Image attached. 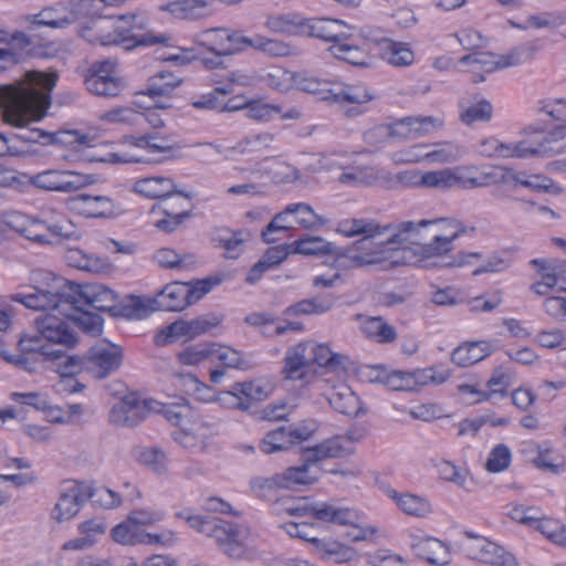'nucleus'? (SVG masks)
<instances>
[{
	"mask_svg": "<svg viewBox=\"0 0 566 566\" xmlns=\"http://www.w3.org/2000/svg\"><path fill=\"white\" fill-rule=\"evenodd\" d=\"M41 311L49 313L36 317L34 325L43 339L67 347L77 343L71 311L65 312L62 307Z\"/></svg>",
	"mask_w": 566,
	"mask_h": 566,
	"instance_id": "nucleus-17",
	"label": "nucleus"
},
{
	"mask_svg": "<svg viewBox=\"0 0 566 566\" xmlns=\"http://www.w3.org/2000/svg\"><path fill=\"white\" fill-rule=\"evenodd\" d=\"M167 403L155 399H140L129 394L116 401L109 411V422L116 427H135L149 413H163Z\"/></svg>",
	"mask_w": 566,
	"mask_h": 566,
	"instance_id": "nucleus-18",
	"label": "nucleus"
},
{
	"mask_svg": "<svg viewBox=\"0 0 566 566\" xmlns=\"http://www.w3.org/2000/svg\"><path fill=\"white\" fill-rule=\"evenodd\" d=\"M327 400L337 412L346 416H357L361 409L358 396L346 385L335 387Z\"/></svg>",
	"mask_w": 566,
	"mask_h": 566,
	"instance_id": "nucleus-40",
	"label": "nucleus"
},
{
	"mask_svg": "<svg viewBox=\"0 0 566 566\" xmlns=\"http://www.w3.org/2000/svg\"><path fill=\"white\" fill-rule=\"evenodd\" d=\"M85 502L82 488L72 483L63 485L57 494L56 502L50 511V518L55 523H65L73 520Z\"/></svg>",
	"mask_w": 566,
	"mask_h": 566,
	"instance_id": "nucleus-27",
	"label": "nucleus"
},
{
	"mask_svg": "<svg viewBox=\"0 0 566 566\" xmlns=\"http://www.w3.org/2000/svg\"><path fill=\"white\" fill-rule=\"evenodd\" d=\"M154 261L166 269H187L195 263L192 255H180L175 250L161 248L154 254Z\"/></svg>",
	"mask_w": 566,
	"mask_h": 566,
	"instance_id": "nucleus-63",
	"label": "nucleus"
},
{
	"mask_svg": "<svg viewBox=\"0 0 566 566\" xmlns=\"http://www.w3.org/2000/svg\"><path fill=\"white\" fill-rule=\"evenodd\" d=\"M45 356H52L54 359V370L61 378H73L74 376L86 373V359L84 356L63 355L60 352L43 353Z\"/></svg>",
	"mask_w": 566,
	"mask_h": 566,
	"instance_id": "nucleus-51",
	"label": "nucleus"
},
{
	"mask_svg": "<svg viewBox=\"0 0 566 566\" xmlns=\"http://www.w3.org/2000/svg\"><path fill=\"white\" fill-rule=\"evenodd\" d=\"M523 171H516L506 166H491L483 168V179L485 187L493 185H504L512 189L521 187Z\"/></svg>",
	"mask_w": 566,
	"mask_h": 566,
	"instance_id": "nucleus-46",
	"label": "nucleus"
},
{
	"mask_svg": "<svg viewBox=\"0 0 566 566\" xmlns=\"http://www.w3.org/2000/svg\"><path fill=\"white\" fill-rule=\"evenodd\" d=\"M219 324L216 317L200 316L190 321L178 319L159 329L154 338L157 346H166L178 340H191L207 334Z\"/></svg>",
	"mask_w": 566,
	"mask_h": 566,
	"instance_id": "nucleus-22",
	"label": "nucleus"
},
{
	"mask_svg": "<svg viewBox=\"0 0 566 566\" xmlns=\"http://www.w3.org/2000/svg\"><path fill=\"white\" fill-rule=\"evenodd\" d=\"M285 511L290 515L307 516L336 525L356 526L360 520V513L348 506H343L335 502H316L308 504L304 500H286L284 502Z\"/></svg>",
	"mask_w": 566,
	"mask_h": 566,
	"instance_id": "nucleus-15",
	"label": "nucleus"
},
{
	"mask_svg": "<svg viewBox=\"0 0 566 566\" xmlns=\"http://www.w3.org/2000/svg\"><path fill=\"white\" fill-rule=\"evenodd\" d=\"M274 136L270 133H259L245 136L235 146L229 149L226 159H235L237 155H251L262 153L270 148Z\"/></svg>",
	"mask_w": 566,
	"mask_h": 566,
	"instance_id": "nucleus-44",
	"label": "nucleus"
},
{
	"mask_svg": "<svg viewBox=\"0 0 566 566\" xmlns=\"http://www.w3.org/2000/svg\"><path fill=\"white\" fill-rule=\"evenodd\" d=\"M176 517L185 520L199 533L213 537L221 551L231 558H242L247 552V543L251 536L248 526L227 522L219 517L203 516L185 509L176 513Z\"/></svg>",
	"mask_w": 566,
	"mask_h": 566,
	"instance_id": "nucleus-8",
	"label": "nucleus"
},
{
	"mask_svg": "<svg viewBox=\"0 0 566 566\" xmlns=\"http://www.w3.org/2000/svg\"><path fill=\"white\" fill-rule=\"evenodd\" d=\"M30 282V292H15L8 298L29 310H67L74 305L99 312H115L117 307L116 293L102 284H75L46 270L32 271Z\"/></svg>",
	"mask_w": 566,
	"mask_h": 566,
	"instance_id": "nucleus-2",
	"label": "nucleus"
},
{
	"mask_svg": "<svg viewBox=\"0 0 566 566\" xmlns=\"http://www.w3.org/2000/svg\"><path fill=\"white\" fill-rule=\"evenodd\" d=\"M431 147L426 149V160L431 164H451L462 157V150L458 145L452 143L430 144Z\"/></svg>",
	"mask_w": 566,
	"mask_h": 566,
	"instance_id": "nucleus-58",
	"label": "nucleus"
},
{
	"mask_svg": "<svg viewBox=\"0 0 566 566\" xmlns=\"http://www.w3.org/2000/svg\"><path fill=\"white\" fill-rule=\"evenodd\" d=\"M458 71L472 74V81L474 83L483 82L485 80L484 73H491L499 69L496 54L490 52H474L464 55L458 61Z\"/></svg>",
	"mask_w": 566,
	"mask_h": 566,
	"instance_id": "nucleus-32",
	"label": "nucleus"
},
{
	"mask_svg": "<svg viewBox=\"0 0 566 566\" xmlns=\"http://www.w3.org/2000/svg\"><path fill=\"white\" fill-rule=\"evenodd\" d=\"M182 403L166 405L163 415L177 428L172 439L181 448L191 452H200L207 447L210 428L203 419L193 415L190 406L181 398Z\"/></svg>",
	"mask_w": 566,
	"mask_h": 566,
	"instance_id": "nucleus-11",
	"label": "nucleus"
},
{
	"mask_svg": "<svg viewBox=\"0 0 566 566\" xmlns=\"http://www.w3.org/2000/svg\"><path fill=\"white\" fill-rule=\"evenodd\" d=\"M248 233L233 231L228 228H220L213 232L212 240L217 248L223 250L227 259H237L244 250Z\"/></svg>",
	"mask_w": 566,
	"mask_h": 566,
	"instance_id": "nucleus-37",
	"label": "nucleus"
},
{
	"mask_svg": "<svg viewBox=\"0 0 566 566\" xmlns=\"http://www.w3.org/2000/svg\"><path fill=\"white\" fill-rule=\"evenodd\" d=\"M409 546L420 559L434 566H446L452 560L449 545L439 538L418 533L409 534Z\"/></svg>",
	"mask_w": 566,
	"mask_h": 566,
	"instance_id": "nucleus-25",
	"label": "nucleus"
},
{
	"mask_svg": "<svg viewBox=\"0 0 566 566\" xmlns=\"http://www.w3.org/2000/svg\"><path fill=\"white\" fill-rule=\"evenodd\" d=\"M218 279L206 277L193 282H172L153 297L156 311H182L197 303L219 284Z\"/></svg>",
	"mask_w": 566,
	"mask_h": 566,
	"instance_id": "nucleus-12",
	"label": "nucleus"
},
{
	"mask_svg": "<svg viewBox=\"0 0 566 566\" xmlns=\"http://www.w3.org/2000/svg\"><path fill=\"white\" fill-rule=\"evenodd\" d=\"M374 95L363 85L335 83L332 103L363 105L370 102Z\"/></svg>",
	"mask_w": 566,
	"mask_h": 566,
	"instance_id": "nucleus-50",
	"label": "nucleus"
},
{
	"mask_svg": "<svg viewBox=\"0 0 566 566\" xmlns=\"http://www.w3.org/2000/svg\"><path fill=\"white\" fill-rule=\"evenodd\" d=\"M303 31L311 36L333 42L331 54L355 66L369 65L370 56L359 45L350 41L352 27L338 19L317 18L304 20Z\"/></svg>",
	"mask_w": 566,
	"mask_h": 566,
	"instance_id": "nucleus-7",
	"label": "nucleus"
},
{
	"mask_svg": "<svg viewBox=\"0 0 566 566\" xmlns=\"http://www.w3.org/2000/svg\"><path fill=\"white\" fill-rule=\"evenodd\" d=\"M18 43L29 44L24 33L15 32L9 39L6 32L0 31V72L19 63L21 54L18 51Z\"/></svg>",
	"mask_w": 566,
	"mask_h": 566,
	"instance_id": "nucleus-43",
	"label": "nucleus"
},
{
	"mask_svg": "<svg viewBox=\"0 0 566 566\" xmlns=\"http://www.w3.org/2000/svg\"><path fill=\"white\" fill-rule=\"evenodd\" d=\"M443 119L434 116H408L391 124L392 137L417 139L443 127Z\"/></svg>",
	"mask_w": 566,
	"mask_h": 566,
	"instance_id": "nucleus-28",
	"label": "nucleus"
},
{
	"mask_svg": "<svg viewBox=\"0 0 566 566\" xmlns=\"http://www.w3.org/2000/svg\"><path fill=\"white\" fill-rule=\"evenodd\" d=\"M282 375L286 380L311 381L314 368L304 342L287 348L283 359Z\"/></svg>",
	"mask_w": 566,
	"mask_h": 566,
	"instance_id": "nucleus-29",
	"label": "nucleus"
},
{
	"mask_svg": "<svg viewBox=\"0 0 566 566\" xmlns=\"http://www.w3.org/2000/svg\"><path fill=\"white\" fill-rule=\"evenodd\" d=\"M193 42L217 56H224L243 50L248 39L226 28H213L196 33Z\"/></svg>",
	"mask_w": 566,
	"mask_h": 566,
	"instance_id": "nucleus-24",
	"label": "nucleus"
},
{
	"mask_svg": "<svg viewBox=\"0 0 566 566\" xmlns=\"http://www.w3.org/2000/svg\"><path fill=\"white\" fill-rule=\"evenodd\" d=\"M494 350V345L490 340L465 342L459 345L452 353V361L461 367L472 366Z\"/></svg>",
	"mask_w": 566,
	"mask_h": 566,
	"instance_id": "nucleus-35",
	"label": "nucleus"
},
{
	"mask_svg": "<svg viewBox=\"0 0 566 566\" xmlns=\"http://www.w3.org/2000/svg\"><path fill=\"white\" fill-rule=\"evenodd\" d=\"M399 222L379 223L375 219L347 218L337 222L335 231L346 238L360 237L346 247L335 259L337 269L376 268L391 270L401 265L422 269L472 266L481 259L480 252L459 251L452 243L431 235V241L398 243L391 240Z\"/></svg>",
	"mask_w": 566,
	"mask_h": 566,
	"instance_id": "nucleus-1",
	"label": "nucleus"
},
{
	"mask_svg": "<svg viewBox=\"0 0 566 566\" xmlns=\"http://www.w3.org/2000/svg\"><path fill=\"white\" fill-rule=\"evenodd\" d=\"M101 119L109 124L139 126L143 124V113L128 106L116 107L103 113Z\"/></svg>",
	"mask_w": 566,
	"mask_h": 566,
	"instance_id": "nucleus-64",
	"label": "nucleus"
},
{
	"mask_svg": "<svg viewBox=\"0 0 566 566\" xmlns=\"http://www.w3.org/2000/svg\"><path fill=\"white\" fill-rule=\"evenodd\" d=\"M212 0H175L159 6L160 11L169 12L181 20H197L211 13Z\"/></svg>",
	"mask_w": 566,
	"mask_h": 566,
	"instance_id": "nucleus-33",
	"label": "nucleus"
},
{
	"mask_svg": "<svg viewBox=\"0 0 566 566\" xmlns=\"http://www.w3.org/2000/svg\"><path fill=\"white\" fill-rule=\"evenodd\" d=\"M455 545L470 559L491 566H518L512 552L473 531H464Z\"/></svg>",
	"mask_w": 566,
	"mask_h": 566,
	"instance_id": "nucleus-13",
	"label": "nucleus"
},
{
	"mask_svg": "<svg viewBox=\"0 0 566 566\" xmlns=\"http://www.w3.org/2000/svg\"><path fill=\"white\" fill-rule=\"evenodd\" d=\"M478 262L481 263L472 271L474 276L502 272L511 265L512 258L509 251H497L490 254L485 260H483V255L481 254V259L476 260L473 265Z\"/></svg>",
	"mask_w": 566,
	"mask_h": 566,
	"instance_id": "nucleus-59",
	"label": "nucleus"
},
{
	"mask_svg": "<svg viewBox=\"0 0 566 566\" xmlns=\"http://www.w3.org/2000/svg\"><path fill=\"white\" fill-rule=\"evenodd\" d=\"M521 187L554 196H560L565 192L562 185L544 175H527L524 172Z\"/></svg>",
	"mask_w": 566,
	"mask_h": 566,
	"instance_id": "nucleus-62",
	"label": "nucleus"
},
{
	"mask_svg": "<svg viewBox=\"0 0 566 566\" xmlns=\"http://www.w3.org/2000/svg\"><path fill=\"white\" fill-rule=\"evenodd\" d=\"M381 490L396 507L408 516L427 518L433 513V506L427 496L411 492H399L390 485H382Z\"/></svg>",
	"mask_w": 566,
	"mask_h": 566,
	"instance_id": "nucleus-30",
	"label": "nucleus"
},
{
	"mask_svg": "<svg viewBox=\"0 0 566 566\" xmlns=\"http://www.w3.org/2000/svg\"><path fill=\"white\" fill-rule=\"evenodd\" d=\"M180 83V77L174 73L167 71L159 72L149 80L146 91L142 94L150 97L168 96Z\"/></svg>",
	"mask_w": 566,
	"mask_h": 566,
	"instance_id": "nucleus-57",
	"label": "nucleus"
},
{
	"mask_svg": "<svg viewBox=\"0 0 566 566\" xmlns=\"http://www.w3.org/2000/svg\"><path fill=\"white\" fill-rule=\"evenodd\" d=\"M57 75L28 71L20 80L0 85V111L3 120L14 127H27L46 116L51 92Z\"/></svg>",
	"mask_w": 566,
	"mask_h": 566,
	"instance_id": "nucleus-3",
	"label": "nucleus"
},
{
	"mask_svg": "<svg viewBox=\"0 0 566 566\" xmlns=\"http://www.w3.org/2000/svg\"><path fill=\"white\" fill-rule=\"evenodd\" d=\"M71 210L85 218L109 219L118 214L115 201L104 195L78 193L69 201Z\"/></svg>",
	"mask_w": 566,
	"mask_h": 566,
	"instance_id": "nucleus-26",
	"label": "nucleus"
},
{
	"mask_svg": "<svg viewBox=\"0 0 566 566\" xmlns=\"http://www.w3.org/2000/svg\"><path fill=\"white\" fill-rule=\"evenodd\" d=\"M313 366L336 368L343 365L345 356L334 353L327 344L304 342ZM315 369V367H313Z\"/></svg>",
	"mask_w": 566,
	"mask_h": 566,
	"instance_id": "nucleus-52",
	"label": "nucleus"
},
{
	"mask_svg": "<svg viewBox=\"0 0 566 566\" xmlns=\"http://www.w3.org/2000/svg\"><path fill=\"white\" fill-rule=\"evenodd\" d=\"M475 227L457 218H437L400 221L391 240L398 243L427 240L430 234L452 243L461 237L473 235Z\"/></svg>",
	"mask_w": 566,
	"mask_h": 566,
	"instance_id": "nucleus-10",
	"label": "nucleus"
},
{
	"mask_svg": "<svg viewBox=\"0 0 566 566\" xmlns=\"http://www.w3.org/2000/svg\"><path fill=\"white\" fill-rule=\"evenodd\" d=\"M84 307L85 306L75 307L72 305L71 308L62 310L65 312H72L74 326L78 327L83 333L93 337L101 335L104 325L103 317L91 310H85Z\"/></svg>",
	"mask_w": 566,
	"mask_h": 566,
	"instance_id": "nucleus-48",
	"label": "nucleus"
},
{
	"mask_svg": "<svg viewBox=\"0 0 566 566\" xmlns=\"http://www.w3.org/2000/svg\"><path fill=\"white\" fill-rule=\"evenodd\" d=\"M156 311L153 298L142 296H128L119 307H116L114 315H122L129 319L145 318L150 312Z\"/></svg>",
	"mask_w": 566,
	"mask_h": 566,
	"instance_id": "nucleus-53",
	"label": "nucleus"
},
{
	"mask_svg": "<svg viewBox=\"0 0 566 566\" xmlns=\"http://www.w3.org/2000/svg\"><path fill=\"white\" fill-rule=\"evenodd\" d=\"M2 221L10 229L41 245L53 244L54 241L49 235L39 232L36 229L40 227L60 240L80 238V231L75 224L62 213L54 211L44 213L43 219H36L19 211H9L2 214Z\"/></svg>",
	"mask_w": 566,
	"mask_h": 566,
	"instance_id": "nucleus-9",
	"label": "nucleus"
},
{
	"mask_svg": "<svg viewBox=\"0 0 566 566\" xmlns=\"http://www.w3.org/2000/svg\"><path fill=\"white\" fill-rule=\"evenodd\" d=\"M566 149V125L548 134L538 133L531 139L514 142V158L554 156Z\"/></svg>",
	"mask_w": 566,
	"mask_h": 566,
	"instance_id": "nucleus-21",
	"label": "nucleus"
},
{
	"mask_svg": "<svg viewBox=\"0 0 566 566\" xmlns=\"http://www.w3.org/2000/svg\"><path fill=\"white\" fill-rule=\"evenodd\" d=\"M285 511L290 515L307 516L336 525L356 526L360 520V513L348 506H343L335 502H316L308 504L304 500H286L284 502Z\"/></svg>",
	"mask_w": 566,
	"mask_h": 566,
	"instance_id": "nucleus-14",
	"label": "nucleus"
},
{
	"mask_svg": "<svg viewBox=\"0 0 566 566\" xmlns=\"http://www.w3.org/2000/svg\"><path fill=\"white\" fill-rule=\"evenodd\" d=\"M287 212H291L297 224L304 229H318L327 222L324 217L317 214L310 205L304 202L287 205Z\"/></svg>",
	"mask_w": 566,
	"mask_h": 566,
	"instance_id": "nucleus-56",
	"label": "nucleus"
},
{
	"mask_svg": "<svg viewBox=\"0 0 566 566\" xmlns=\"http://www.w3.org/2000/svg\"><path fill=\"white\" fill-rule=\"evenodd\" d=\"M354 441L348 436H336L307 448L302 454V464L287 468L279 473L282 488L294 489L316 482L322 469L319 463L327 459L342 458L353 453Z\"/></svg>",
	"mask_w": 566,
	"mask_h": 566,
	"instance_id": "nucleus-6",
	"label": "nucleus"
},
{
	"mask_svg": "<svg viewBox=\"0 0 566 566\" xmlns=\"http://www.w3.org/2000/svg\"><path fill=\"white\" fill-rule=\"evenodd\" d=\"M135 20V17H122L117 20L98 18L84 27L81 35L92 44L124 45L126 49L165 44L169 41L166 34L156 35L151 31H143Z\"/></svg>",
	"mask_w": 566,
	"mask_h": 566,
	"instance_id": "nucleus-5",
	"label": "nucleus"
},
{
	"mask_svg": "<svg viewBox=\"0 0 566 566\" xmlns=\"http://www.w3.org/2000/svg\"><path fill=\"white\" fill-rule=\"evenodd\" d=\"M213 83L217 84V92L226 96L234 93L235 87L255 86L259 83V76L251 70H237L229 73L227 82L213 80Z\"/></svg>",
	"mask_w": 566,
	"mask_h": 566,
	"instance_id": "nucleus-54",
	"label": "nucleus"
},
{
	"mask_svg": "<svg viewBox=\"0 0 566 566\" xmlns=\"http://www.w3.org/2000/svg\"><path fill=\"white\" fill-rule=\"evenodd\" d=\"M85 85L92 94L105 97H115L125 88V82L112 60L93 63L86 74Z\"/></svg>",
	"mask_w": 566,
	"mask_h": 566,
	"instance_id": "nucleus-20",
	"label": "nucleus"
},
{
	"mask_svg": "<svg viewBox=\"0 0 566 566\" xmlns=\"http://www.w3.org/2000/svg\"><path fill=\"white\" fill-rule=\"evenodd\" d=\"M360 329L366 338L377 344H391L398 337L396 328L381 316L365 318Z\"/></svg>",
	"mask_w": 566,
	"mask_h": 566,
	"instance_id": "nucleus-38",
	"label": "nucleus"
},
{
	"mask_svg": "<svg viewBox=\"0 0 566 566\" xmlns=\"http://www.w3.org/2000/svg\"><path fill=\"white\" fill-rule=\"evenodd\" d=\"M172 376L181 389L196 400L206 403L214 401L216 391L207 384L200 381L193 374L176 371Z\"/></svg>",
	"mask_w": 566,
	"mask_h": 566,
	"instance_id": "nucleus-41",
	"label": "nucleus"
},
{
	"mask_svg": "<svg viewBox=\"0 0 566 566\" xmlns=\"http://www.w3.org/2000/svg\"><path fill=\"white\" fill-rule=\"evenodd\" d=\"M86 373L95 379H104L116 373L124 361L122 346L103 339L95 343L85 354Z\"/></svg>",
	"mask_w": 566,
	"mask_h": 566,
	"instance_id": "nucleus-19",
	"label": "nucleus"
},
{
	"mask_svg": "<svg viewBox=\"0 0 566 566\" xmlns=\"http://www.w3.org/2000/svg\"><path fill=\"white\" fill-rule=\"evenodd\" d=\"M20 140L27 143H40L43 145L64 143L72 147L70 154L64 156L69 161H93V158L86 154V148L91 146V138L85 134L78 132H64L60 135H54L40 128H32L25 133L7 137L0 133V156H22L27 151L21 148L18 143ZM97 161L108 164H149L159 161L143 155H138L134 150L119 149L117 151L107 153L104 157L98 158Z\"/></svg>",
	"mask_w": 566,
	"mask_h": 566,
	"instance_id": "nucleus-4",
	"label": "nucleus"
},
{
	"mask_svg": "<svg viewBox=\"0 0 566 566\" xmlns=\"http://www.w3.org/2000/svg\"><path fill=\"white\" fill-rule=\"evenodd\" d=\"M176 185L169 177L151 176L137 179L133 185V191L148 199L168 197L174 193Z\"/></svg>",
	"mask_w": 566,
	"mask_h": 566,
	"instance_id": "nucleus-36",
	"label": "nucleus"
},
{
	"mask_svg": "<svg viewBox=\"0 0 566 566\" xmlns=\"http://www.w3.org/2000/svg\"><path fill=\"white\" fill-rule=\"evenodd\" d=\"M177 361L182 366L196 367L210 361V343H199L185 347L176 355Z\"/></svg>",
	"mask_w": 566,
	"mask_h": 566,
	"instance_id": "nucleus-60",
	"label": "nucleus"
},
{
	"mask_svg": "<svg viewBox=\"0 0 566 566\" xmlns=\"http://www.w3.org/2000/svg\"><path fill=\"white\" fill-rule=\"evenodd\" d=\"M368 379L373 382L385 385L390 390H413L416 380L413 375L408 371L388 370L384 367H370L368 369Z\"/></svg>",
	"mask_w": 566,
	"mask_h": 566,
	"instance_id": "nucleus-34",
	"label": "nucleus"
},
{
	"mask_svg": "<svg viewBox=\"0 0 566 566\" xmlns=\"http://www.w3.org/2000/svg\"><path fill=\"white\" fill-rule=\"evenodd\" d=\"M145 530L140 528L128 516L111 530L112 539L123 546L144 545Z\"/></svg>",
	"mask_w": 566,
	"mask_h": 566,
	"instance_id": "nucleus-49",
	"label": "nucleus"
},
{
	"mask_svg": "<svg viewBox=\"0 0 566 566\" xmlns=\"http://www.w3.org/2000/svg\"><path fill=\"white\" fill-rule=\"evenodd\" d=\"M323 165L327 169H339L338 181L347 187H361L380 184L388 177V171L365 166L355 156L346 154H332L324 157Z\"/></svg>",
	"mask_w": 566,
	"mask_h": 566,
	"instance_id": "nucleus-16",
	"label": "nucleus"
},
{
	"mask_svg": "<svg viewBox=\"0 0 566 566\" xmlns=\"http://www.w3.org/2000/svg\"><path fill=\"white\" fill-rule=\"evenodd\" d=\"M274 388L273 381L265 377L235 382V390L241 392L242 399L247 401L249 406L251 402L266 400L273 394Z\"/></svg>",
	"mask_w": 566,
	"mask_h": 566,
	"instance_id": "nucleus-39",
	"label": "nucleus"
},
{
	"mask_svg": "<svg viewBox=\"0 0 566 566\" xmlns=\"http://www.w3.org/2000/svg\"><path fill=\"white\" fill-rule=\"evenodd\" d=\"M335 83L336 81L318 78L306 73H298L296 88L316 95L322 101L332 103Z\"/></svg>",
	"mask_w": 566,
	"mask_h": 566,
	"instance_id": "nucleus-45",
	"label": "nucleus"
},
{
	"mask_svg": "<svg viewBox=\"0 0 566 566\" xmlns=\"http://www.w3.org/2000/svg\"><path fill=\"white\" fill-rule=\"evenodd\" d=\"M314 546L319 558L329 563L348 564L359 557L355 547L333 538H318V541H314Z\"/></svg>",
	"mask_w": 566,
	"mask_h": 566,
	"instance_id": "nucleus-31",
	"label": "nucleus"
},
{
	"mask_svg": "<svg viewBox=\"0 0 566 566\" xmlns=\"http://www.w3.org/2000/svg\"><path fill=\"white\" fill-rule=\"evenodd\" d=\"M125 145L136 150H143L149 155L171 153L174 146L167 136L158 134H146L142 136H130L125 140Z\"/></svg>",
	"mask_w": 566,
	"mask_h": 566,
	"instance_id": "nucleus-42",
	"label": "nucleus"
},
{
	"mask_svg": "<svg viewBox=\"0 0 566 566\" xmlns=\"http://www.w3.org/2000/svg\"><path fill=\"white\" fill-rule=\"evenodd\" d=\"M95 175L74 170H44L31 178V184L46 191L71 192L96 182Z\"/></svg>",
	"mask_w": 566,
	"mask_h": 566,
	"instance_id": "nucleus-23",
	"label": "nucleus"
},
{
	"mask_svg": "<svg viewBox=\"0 0 566 566\" xmlns=\"http://www.w3.org/2000/svg\"><path fill=\"white\" fill-rule=\"evenodd\" d=\"M334 305V300L331 296H315L310 300H303L297 304L290 306L286 312L289 314H323L328 312Z\"/></svg>",
	"mask_w": 566,
	"mask_h": 566,
	"instance_id": "nucleus-61",
	"label": "nucleus"
},
{
	"mask_svg": "<svg viewBox=\"0 0 566 566\" xmlns=\"http://www.w3.org/2000/svg\"><path fill=\"white\" fill-rule=\"evenodd\" d=\"M452 188L459 187L464 190L485 188L483 168L476 166H455L450 168Z\"/></svg>",
	"mask_w": 566,
	"mask_h": 566,
	"instance_id": "nucleus-47",
	"label": "nucleus"
},
{
	"mask_svg": "<svg viewBox=\"0 0 566 566\" xmlns=\"http://www.w3.org/2000/svg\"><path fill=\"white\" fill-rule=\"evenodd\" d=\"M385 61L394 66H409L413 63L415 54L409 44L386 40L381 49Z\"/></svg>",
	"mask_w": 566,
	"mask_h": 566,
	"instance_id": "nucleus-55",
	"label": "nucleus"
}]
</instances>
